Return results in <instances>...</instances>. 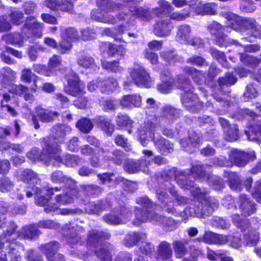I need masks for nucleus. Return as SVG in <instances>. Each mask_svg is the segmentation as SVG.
<instances>
[{"mask_svg": "<svg viewBox=\"0 0 261 261\" xmlns=\"http://www.w3.org/2000/svg\"><path fill=\"white\" fill-rule=\"evenodd\" d=\"M191 194L194 199L192 200V203L185 211L186 213L190 216H209L218 207V200L214 198L207 197L206 192L199 188L191 190Z\"/></svg>", "mask_w": 261, "mask_h": 261, "instance_id": "1", "label": "nucleus"}, {"mask_svg": "<svg viewBox=\"0 0 261 261\" xmlns=\"http://www.w3.org/2000/svg\"><path fill=\"white\" fill-rule=\"evenodd\" d=\"M137 202L142 207L136 208L135 210V216L137 221L133 222L135 225H139L142 222L154 221L156 223L166 227L169 231H172L176 228V223L172 218H165L148 210L151 206V202L148 198H139L137 200Z\"/></svg>", "mask_w": 261, "mask_h": 261, "instance_id": "2", "label": "nucleus"}, {"mask_svg": "<svg viewBox=\"0 0 261 261\" xmlns=\"http://www.w3.org/2000/svg\"><path fill=\"white\" fill-rule=\"evenodd\" d=\"M154 125L150 121L145 122L138 128L140 143L143 146H146L152 139L155 148L163 155H167L173 151V144L168 140L159 136L155 137L153 132Z\"/></svg>", "mask_w": 261, "mask_h": 261, "instance_id": "3", "label": "nucleus"}, {"mask_svg": "<svg viewBox=\"0 0 261 261\" xmlns=\"http://www.w3.org/2000/svg\"><path fill=\"white\" fill-rule=\"evenodd\" d=\"M175 86L184 91L181 98V102L187 110L192 113L198 112L202 107L197 95L193 93L190 80L183 74L177 76L175 82Z\"/></svg>", "mask_w": 261, "mask_h": 261, "instance_id": "4", "label": "nucleus"}, {"mask_svg": "<svg viewBox=\"0 0 261 261\" xmlns=\"http://www.w3.org/2000/svg\"><path fill=\"white\" fill-rule=\"evenodd\" d=\"M166 190L168 191L172 197H170L167 192L164 191V188L161 187L156 190V195L159 202L161 203L162 206L165 208V211L169 214L176 215L177 213L174 208V201L178 205L185 204L187 203L188 199L178 194L175 187L170 183L166 184Z\"/></svg>", "mask_w": 261, "mask_h": 261, "instance_id": "5", "label": "nucleus"}, {"mask_svg": "<svg viewBox=\"0 0 261 261\" xmlns=\"http://www.w3.org/2000/svg\"><path fill=\"white\" fill-rule=\"evenodd\" d=\"M44 147L43 151L40 152L36 148H33L28 152L27 155L29 160L32 162L42 161L48 166L52 164L53 151H54L55 143L50 141L47 137L44 139Z\"/></svg>", "mask_w": 261, "mask_h": 261, "instance_id": "6", "label": "nucleus"}, {"mask_svg": "<svg viewBox=\"0 0 261 261\" xmlns=\"http://www.w3.org/2000/svg\"><path fill=\"white\" fill-rule=\"evenodd\" d=\"M211 166L207 165H198L193 166L191 169V174L188 177L186 175L181 174L178 177H176L175 180L181 188L186 189L193 190L197 188L195 187L194 184L191 180V178L194 176L201 178H207L208 174L206 173L207 169H209Z\"/></svg>", "mask_w": 261, "mask_h": 261, "instance_id": "7", "label": "nucleus"}, {"mask_svg": "<svg viewBox=\"0 0 261 261\" xmlns=\"http://www.w3.org/2000/svg\"><path fill=\"white\" fill-rule=\"evenodd\" d=\"M63 233L67 232L65 238L67 243L72 247L76 245H82L85 243V238L81 234L85 231V228L77 224L69 223L63 227Z\"/></svg>", "mask_w": 261, "mask_h": 261, "instance_id": "8", "label": "nucleus"}, {"mask_svg": "<svg viewBox=\"0 0 261 261\" xmlns=\"http://www.w3.org/2000/svg\"><path fill=\"white\" fill-rule=\"evenodd\" d=\"M61 149L56 143L53 155L52 165L54 166H59V164H63L66 166L74 167L84 162L82 158L74 154H66L61 156Z\"/></svg>", "mask_w": 261, "mask_h": 261, "instance_id": "9", "label": "nucleus"}, {"mask_svg": "<svg viewBox=\"0 0 261 261\" xmlns=\"http://www.w3.org/2000/svg\"><path fill=\"white\" fill-rule=\"evenodd\" d=\"M138 17L144 20H149L152 17L148 10L137 6H129L118 16L119 20H127L132 17Z\"/></svg>", "mask_w": 261, "mask_h": 261, "instance_id": "10", "label": "nucleus"}, {"mask_svg": "<svg viewBox=\"0 0 261 261\" xmlns=\"http://www.w3.org/2000/svg\"><path fill=\"white\" fill-rule=\"evenodd\" d=\"M5 249L4 254L0 256L1 261H8V257L11 261H20V253L23 250V247L18 242L4 243Z\"/></svg>", "mask_w": 261, "mask_h": 261, "instance_id": "11", "label": "nucleus"}, {"mask_svg": "<svg viewBox=\"0 0 261 261\" xmlns=\"http://www.w3.org/2000/svg\"><path fill=\"white\" fill-rule=\"evenodd\" d=\"M130 75L134 84L138 86L149 88L152 80L149 73L141 66L134 67L130 72Z\"/></svg>", "mask_w": 261, "mask_h": 261, "instance_id": "12", "label": "nucleus"}, {"mask_svg": "<svg viewBox=\"0 0 261 261\" xmlns=\"http://www.w3.org/2000/svg\"><path fill=\"white\" fill-rule=\"evenodd\" d=\"M59 116L58 112L50 111L40 107L36 109V114L32 116V120L35 129H39L40 125L38 118L42 122H50L54 121Z\"/></svg>", "mask_w": 261, "mask_h": 261, "instance_id": "13", "label": "nucleus"}, {"mask_svg": "<svg viewBox=\"0 0 261 261\" xmlns=\"http://www.w3.org/2000/svg\"><path fill=\"white\" fill-rule=\"evenodd\" d=\"M237 208L242 216L247 217L256 212V204L254 202L245 194L240 195L237 200Z\"/></svg>", "mask_w": 261, "mask_h": 261, "instance_id": "14", "label": "nucleus"}, {"mask_svg": "<svg viewBox=\"0 0 261 261\" xmlns=\"http://www.w3.org/2000/svg\"><path fill=\"white\" fill-rule=\"evenodd\" d=\"M254 159H255V154L254 151L246 152L238 149H233L229 155V160L231 162L239 167L245 166L249 160Z\"/></svg>", "mask_w": 261, "mask_h": 261, "instance_id": "15", "label": "nucleus"}, {"mask_svg": "<svg viewBox=\"0 0 261 261\" xmlns=\"http://www.w3.org/2000/svg\"><path fill=\"white\" fill-rule=\"evenodd\" d=\"M43 28V23L37 21L35 17L29 16L26 18L21 31L25 34H27V31H30L35 37L40 38L42 36Z\"/></svg>", "mask_w": 261, "mask_h": 261, "instance_id": "16", "label": "nucleus"}, {"mask_svg": "<svg viewBox=\"0 0 261 261\" xmlns=\"http://www.w3.org/2000/svg\"><path fill=\"white\" fill-rule=\"evenodd\" d=\"M68 87L67 88L66 91L69 94L75 97H80L85 94V86L75 73H72V76L68 77Z\"/></svg>", "mask_w": 261, "mask_h": 261, "instance_id": "17", "label": "nucleus"}, {"mask_svg": "<svg viewBox=\"0 0 261 261\" xmlns=\"http://www.w3.org/2000/svg\"><path fill=\"white\" fill-rule=\"evenodd\" d=\"M173 28L170 19H160L153 25V33L157 37H166L170 35Z\"/></svg>", "mask_w": 261, "mask_h": 261, "instance_id": "18", "label": "nucleus"}, {"mask_svg": "<svg viewBox=\"0 0 261 261\" xmlns=\"http://www.w3.org/2000/svg\"><path fill=\"white\" fill-rule=\"evenodd\" d=\"M96 5L105 12H116V17L118 19V15L124 11V6L122 4L113 2L112 0H96Z\"/></svg>", "mask_w": 261, "mask_h": 261, "instance_id": "19", "label": "nucleus"}, {"mask_svg": "<svg viewBox=\"0 0 261 261\" xmlns=\"http://www.w3.org/2000/svg\"><path fill=\"white\" fill-rule=\"evenodd\" d=\"M228 27H222L219 23L214 21L208 25L207 29L212 35H214L217 39V42L219 45H226L227 36L225 32H227Z\"/></svg>", "mask_w": 261, "mask_h": 261, "instance_id": "20", "label": "nucleus"}, {"mask_svg": "<svg viewBox=\"0 0 261 261\" xmlns=\"http://www.w3.org/2000/svg\"><path fill=\"white\" fill-rule=\"evenodd\" d=\"M110 238V234L107 231L92 229L88 232L87 242L89 246L96 247L101 245L102 240H108Z\"/></svg>", "mask_w": 261, "mask_h": 261, "instance_id": "21", "label": "nucleus"}, {"mask_svg": "<svg viewBox=\"0 0 261 261\" xmlns=\"http://www.w3.org/2000/svg\"><path fill=\"white\" fill-rule=\"evenodd\" d=\"M149 164V162L144 160L135 161L129 160L125 162L124 168L129 173H135L142 171L145 173L148 174L149 170L148 165Z\"/></svg>", "mask_w": 261, "mask_h": 261, "instance_id": "22", "label": "nucleus"}, {"mask_svg": "<svg viewBox=\"0 0 261 261\" xmlns=\"http://www.w3.org/2000/svg\"><path fill=\"white\" fill-rule=\"evenodd\" d=\"M50 179L53 182L57 184H64L70 189L71 193L74 194L76 191L73 189L75 182L71 178L66 176L62 171L57 170L53 172L50 175Z\"/></svg>", "mask_w": 261, "mask_h": 261, "instance_id": "23", "label": "nucleus"}, {"mask_svg": "<svg viewBox=\"0 0 261 261\" xmlns=\"http://www.w3.org/2000/svg\"><path fill=\"white\" fill-rule=\"evenodd\" d=\"M219 121L223 129L225 139L230 142L237 140L239 137L237 125H230L227 120L221 117L219 118Z\"/></svg>", "mask_w": 261, "mask_h": 261, "instance_id": "24", "label": "nucleus"}, {"mask_svg": "<svg viewBox=\"0 0 261 261\" xmlns=\"http://www.w3.org/2000/svg\"><path fill=\"white\" fill-rule=\"evenodd\" d=\"M120 105L124 109H132L139 108L141 105V97L140 95H126L119 100Z\"/></svg>", "mask_w": 261, "mask_h": 261, "instance_id": "25", "label": "nucleus"}, {"mask_svg": "<svg viewBox=\"0 0 261 261\" xmlns=\"http://www.w3.org/2000/svg\"><path fill=\"white\" fill-rule=\"evenodd\" d=\"M98 153L102 155L105 159L111 161L117 165H120L124 159V153L120 150H115L111 153L107 149L101 148Z\"/></svg>", "mask_w": 261, "mask_h": 261, "instance_id": "26", "label": "nucleus"}, {"mask_svg": "<svg viewBox=\"0 0 261 261\" xmlns=\"http://www.w3.org/2000/svg\"><path fill=\"white\" fill-rule=\"evenodd\" d=\"M201 139L195 133L189 134L188 139H182L180 141V144L186 151L192 152L194 151V148L198 147L201 143Z\"/></svg>", "mask_w": 261, "mask_h": 261, "instance_id": "27", "label": "nucleus"}, {"mask_svg": "<svg viewBox=\"0 0 261 261\" xmlns=\"http://www.w3.org/2000/svg\"><path fill=\"white\" fill-rule=\"evenodd\" d=\"M179 114V110L171 106H166L163 109L162 115L160 118V123L162 124L170 123L178 117Z\"/></svg>", "mask_w": 261, "mask_h": 261, "instance_id": "28", "label": "nucleus"}, {"mask_svg": "<svg viewBox=\"0 0 261 261\" xmlns=\"http://www.w3.org/2000/svg\"><path fill=\"white\" fill-rule=\"evenodd\" d=\"M99 8L94 9L91 13V17L97 21L115 24L116 23V17L111 14H105Z\"/></svg>", "mask_w": 261, "mask_h": 261, "instance_id": "29", "label": "nucleus"}, {"mask_svg": "<svg viewBox=\"0 0 261 261\" xmlns=\"http://www.w3.org/2000/svg\"><path fill=\"white\" fill-rule=\"evenodd\" d=\"M36 225H31L22 227L17 231L18 237L23 239L32 240L35 239L40 234Z\"/></svg>", "mask_w": 261, "mask_h": 261, "instance_id": "30", "label": "nucleus"}, {"mask_svg": "<svg viewBox=\"0 0 261 261\" xmlns=\"http://www.w3.org/2000/svg\"><path fill=\"white\" fill-rule=\"evenodd\" d=\"M71 128L69 126L58 123L51 129V134L55 139L58 140L60 142L64 141L66 135L71 132Z\"/></svg>", "mask_w": 261, "mask_h": 261, "instance_id": "31", "label": "nucleus"}, {"mask_svg": "<svg viewBox=\"0 0 261 261\" xmlns=\"http://www.w3.org/2000/svg\"><path fill=\"white\" fill-rule=\"evenodd\" d=\"M158 257L162 261H172V250L170 244L163 241L160 243L158 248Z\"/></svg>", "mask_w": 261, "mask_h": 261, "instance_id": "32", "label": "nucleus"}, {"mask_svg": "<svg viewBox=\"0 0 261 261\" xmlns=\"http://www.w3.org/2000/svg\"><path fill=\"white\" fill-rule=\"evenodd\" d=\"M59 248V244L56 241L50 242L39 247L40 251L45 255L47 261H54L51 256L57 253Z\"/></svg>", "mask_w": 261, "mask_h": 261, "instance_id": "33", "label": "nucleus"}, {"mask_svg": "<svg viewBox=\"0 0 261 261\" xmlns=\"http://www.w3.org/2000/svg\"><path fill=\"white\" fill-rule=\"evenodd\" d=\"M111 206L110 202L106 201L104 202L98 201L89 202L86 204L85 209L89 214H98L100 211L109 208Z\"/></svg>", "mask_w": 261, "mask_h": 261, "instance_id": "34", "label": "nucleus"}, {"mask_svg": "<svg viewBox=\"0 0 261 261\" xmlns=\"http://www.w3.org/2000/svg\"><path fill=\"white\" fill-rule=\"evenodd\" d=\"M98 177L102 184H108L109 187H113L120 182H123L124 178L121 176L116 177L112 173L99 174Z\"/></svg>", "mask_w": 261, "mask_h": 261, "instance_id": "35", "label": "nucleus"}, {"mask_svg": "<svg viewBox=\"0 0 261 261\" xmlns=\"http://www.w3.org/2000/svg\"><path fill=\"white\" fill-rule=\"evenodd\" d=\"M100 90L102 93L109 94L115 91L118 84L113 78H106L99 81Z\"/></svg>", "mask_w": 261, "mask_h": 261, "instance_id": "36", "label": "nucleus"}, {"mask_svg": "<svg viewBox=\"0 0 261 261\" xmlns=\"http://www.w3.org/2000/svg\"><path fill=\"white\" fill-rule=\"evenodd\" d=\"M16 177L18 180H21L24 183L31 185L36 183L38 180L36 174L28 169L18 171Z\"/></svg>", "mask_w": 261, "mask_h": 261, "instance_id": "37", "label": "nucleus"}, {"mask_svg": "<svg viewBox=\"0 0 261 261\" xmlns=\"http://www.w3.org/2000/svg\"><path fill=\"white\" fill-rule=\"evenodd\" d=\"M114 248L113 246L105 245L95 250V254L101 261H112Z\"/></svg>", "mask_w": 261, "mask_h": 261, "instance_id": "38", "label": "nucleus"}, {"mask_svg": "<svg viewBox=\"0 0 261 261\" xmlns=\"http://www.w3.org/2000/svg\"><path fill=\"white\" fill-rule=\"evenodd\" d=\"M77 64L86 69L90 68L96 71L99 69L95 63L94 59L87 54H82L79 57Z\"/></svg>", "mask_w": 261, "mask_h": 261, "instance_id": "39", "label": "nucleus"}, {"mask_svg": "<svg viewBox=\"0 0 261 261\" xmlns=\"http://www.w3.org/2000/svg\"><path fill=\"white\" fill-rule=\"evenodd\" d=\"M191 32L189 25L187 24L180 25L176 33V40L180 43L187 44L190 40Z\"/></svg>", "mask_w": 261, "mask_h": 261, "instance_id": "40", "label": "nucleus"}, {"mask_svg": "<svg viewBox=\"0 0 261 261\" xmlns=\"http://www.w3.org/2000/svg\"><path fill=\"white\" fill-rule=\"evenodd\" d=\"M146 238V234L142 232H132L129 233L124 240L125 246L130 247L135 246L141 239Z\"/></svg>", "mask_w": 261, "mask_h": 261, "instance_id": "41", "label": "nucleus"}, {"mask_svg": "<svg viewBox=\"0 0 261 261\" xmlns=\"http://www.w3.org/2000/svg\"><path fill=\"white\" fill-rule=\"evenodd\" d=\"M225 176L228 177L229 187L231 189L240 191L242 189L240 176L233 172H226Z\"/></svg>", "mask_w": 261, "mask_h": 261, "instance_id": "42", "label": "nucleus"}, {"mask_svg": "<svg viewBox=\"0 0 261 261\" xmlns=\"http://www.w3.org/2000/svg\"><path fill=\"white\" fill-rule=\"evenodd\" d=\"M253 38L252 37H245L241 39V41L240 42H238L236 40H232L231 41V43L236 45H240L241 46H243L244 48V50L246 52L248 53H254L259 51L260 50V46L256 44H248L245 45L243 44V42L245 40H247L248 42H253V40L252 39Z\"/></svg>", "mask_w": 261, "mask_h": 261, "instance_id": "43", "label": "nucleus"}, {"mask_svg": "<svg viewBox=\"0 0 261 261\" xmlns=\"http://www.w3.org/2000/svg\"><path fill=\"white\" fill-rule=\"evenodd\" d=\"M231 217L233 224L241 231H245L249 228L250 223L248 219L241 218L238 214H234Z\"/></svg>", "mask_w": 261, "mask_h": 261, "instance_id": "44", "label": "nucleus"}, {"mask_svg": "<svg viewBox=\"0 0 261 261\" xmlns=\"http://www.w3.org/2000/svg\"><path fill=\"white\" fill-rule=\"evenodd\" d=\"M158 4L159 5V7H156L152 10V12L156 15H159L164 13H169L173 9L169 3L165 0H159Z\"/></svg>", "mask_w": 261, "mask_h": 261, "instance_id": "45", "label": "nucleus"}, {"mask_svg": "<svg viewBox=\"0 0 261 261\" xmlns=\"http://www.w3.org/2000/svg\"><path fill=\"white\" fill-rule=\"evenodd\" d=\"M183 71L185 73L191 76L194 81L198 84L203 81L204 77L202 71L194 67L186 66L184 68Z\"/></svg>", "mask_w": 261, "mask_h": 261, "instance_id": "46", "label": "nucleus"}, {"mask_svg": "<svg viewBox=\"0 0 261 261\" xmlns=\"http://www.w3.org/2000/svg\"><path fill=\"white\" fill-rule=\"evenodd\" d=\"M49 200L44 196H40L36 199V203L40 206H44V211L48 213L54 212L58 208V206L55 203L48 204Z\"/></svg>", "mask_w": 261, "mask_h": 261, "instance_id": "47", "label": "nucleus"}, {"mask_svg": "<svg viewBox=\"0 0 261 261\" xmlns=\"http://www.w3.org/2000/svg\"><path fill=\"white\" fill-rule=\"evenodd\" d=\"M188 244V241H175L173 244V247L176 257L181 258L184 256L187 252V249L185 245Z\"/></svg>", "mask_w": 261, "mask_h": 261, "instance_id": "48", "label": "nucleus"}, {"mask_svg": "<svg viewBox=\"0 0 261 261\" xmlns=\"http://www.w3.org/2000/svg\"><path fill=\"white\" fill-rule=\"evenodd\" d=\"M240 55V61L245 65L252 67L257 66L261 62V59L253 57L246 54L241 53Z\"/></svg>", "mask_w": 261, "mask_h": 261, "instance_id": "49", "label": "nucleus"}, {"mask_svg": "<svg viewBox=\"0 0 261 261\" xmlns=\"http://www.w3.org/2000/svg\"><path fill=\"white\" fill-rule=\"evenodd\" d=\"M245 243L249 246H255L259 239V233L255 230H250L244 234Z\"/></svg>", "mask_w": 261, "mask_h": 261, "instance_id": "50", "label": "nucleus"}, {"mask_svg": "<svg viewBox=\"0 0 261 261\" xmlns=\"http://www.w3.org/2000/svg\"><path fill=\"white\" fill-rule=\"evenodd\" d=\"M17 228V226L14 222H11L9 223L8 228L6 232L4 233V238L6 239L7 243L16 242L14 241L15 237H18L17 233H15Z\"/></svg>", "mask_w": 261, "mask_h": 261, "instance_id": "51", "label": "nucleus"}, {"mask_svg": "<svg viewBox=\"0 0 261 261\" xmlns=\"http://www.w3.org/2000/svg\"><path fill=\"white\" fill-rule=\"evenodd\" d=\"M61 38L74 42L79 40L80 36L76 30L73 28H69L62 31Z\"/></svg>", "mask_w": 261, "mask_h": 261, "instance_id": "52", "label": "nucleus"}, {"mask_svg": "<svg viewBox=\"0 0 261 261\" xmlns=\"http://www.w3.org/2000/svg\"><path fill=\"white\" fill-rule=\"evenodd\" d=\"M4 39L8 43L21 46L23 42V38L19 33H14L5 36Z\"/></svg>", "mask_w": 261, "mask_h": 261, "instance_id": "53", "label": "nucleus"}, {"mask_svg": "<svg viewBox=\"0 0 261 261\" xmlns=\"http://www.w3.org/2000/svg\"><path fill=\"white\" fill-rule=\"evenodd\" d=\"M101 65L106 70L115 73H120L123 70V68L119 65V62L116 61L112 62L102 61Z\"/></svg>", "mask_w": 261, "mask_h": 261, "instance_id": "54", "label": "nucleus"}, {"mask_svg": "<svg viewBox=\"0 0 261 261\" xmlns=\"http://www.w3.org/2000/svg\"><path fill=\"white\" fill-rule=\"evenodd\" d=\"M217 5L215 3L207 4L203 5L199 10H196V13L201 15H215L217 11Z\"/></svg>", "mask_w": 261, "mask_h": 261, "instance_id": "55", "label": "nucleus"}, {"mask_svg": "<svg viewBox=\"0 0 261 261\" xmlns=\"http://www.w3.org/2000/svg\"><path fill=\"white\" fill-rule=\"evenodd\" d=\"M98 125L109 135H111L114 130V125L107 119L99 118Z\"/></svg>", "mask_w": 261, "mask_h": 261, "instance_id": "56", "label": "nucleus"}, {"mask_svg": "<svg viewBox=\"0 0 261 261\" xmlns=\"http://www.w3.org/2000/svg\"><path fill=\"white\" fill-rule=\"evenodd\" d=\"M93 124L90 120L83 118L76 123V126L81 132L84 133H89L93 128Z\"/></svg>", "mask_w": 261, "mask_h": 261, "instance_id": "57", "label": "nucleus"}, {"mask_svg": "<svg viewBox=\"0 0 261 261\" xmlns=\"http://www.w3.org/2000/svg\"><path fill=\"white\" fill-rule=\"evenodd\" d=\"M206 180L208 184L216 190H219L223 187L222 179L216 175L207 174Z\"/></svg>", "mask_w": 261, "mask_h": 261, "instance_id": "58", "label": "nucleus"}, {"mask_svg": "<svg viewBox=\"0 0 261 261\" xmlns=\"http://www.w3.org/2000/svg\"><path fill=\"white\" fill-rule=\"evenodd\" d=\"M24 17L23 13L19 10L14 9L11 11L9 15L10 22L16 25H19L22 23V19Z\"/></svg>", "mask_w": 261, "mask_h": 261, "instance_id": "59", "label": "nucleus"}, {"mask_svg": "<svg viewBox=\"0 0 261 261\" xmlns=\"http://www.w3.org/2000/svg\"><path fill=\"white\" fill-rule=\"evenodd\" d=\"M14 184L9 178L4 176L0 179V191L3 193H6L12 190Z\"/></svg>", "mask_w": 261, "mask_h": 261, "instance_id": "60", "label": "nucleus"}, {"mask_svg": "<svg viewBox=\"0 0 261 261\" xmlns=\"http://www.w3.org/2000/svg\"><path fill=\"white\" fill-rule=\"evenodd\" d=\"M116 122L119 126H130L133 122L126 114L119 113L116 117Z\"/></svg>", "mask_w": 261, "mask_h": 261, "instance_id": "61", "label": "nucleus"}, {"mask_svg": "<svg viewBox=\"0 0 261 261\" xmlns=\"http://www.w3.org/2000/svg\"><path fill=\"white\" fill-rule=\"evenodd\" d=\"M187 63L197 66H207L208 63L203 58L198 56H193L187 60Z\"/></svg>", "mask_w": 261, "mask_h": 261, "instance_id": "62", "label": "nucleus"}, {"mask_svg": "<svg viewBox=\"0 0 261 261\" xmlns=\"http://www.w3.org/2000/svg\"><path fill=\"white\" fill-rule=\"evenodd\" d=\"M237 81V77L232 73H227L225 77L219 79L218 83L220 86H231L234 84Z\"/></svg>", "mask_w": 261, "mask_h": 261, "instance_id": "63", "label": "nucleus"}, {"mask_svg": "<svg viewBox=\"0 0 261 261\" xmlns=\"http://www.w3.org/2000/svg\"><path fill=\"white\" fill-rule=\"evenodd\" d=\"M167 80L163 79L162 83L158 86V90L162 93H168L173 88L172 80L170 77H167Z\"/></svg>", "mask_w": 261, "mask_h": 261, "instance_id": "64", "label": "nucleus"}]
</instances>
